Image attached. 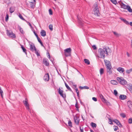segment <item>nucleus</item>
<instances>
[{
	"mask_svg": "<svg viewBox=\"0 0 132 132\" xmlns=\"http://www.w3.org/2000/svg\"><path fill=\"white\" fill-rule=\"evenodd\" d=\"M75 90H76V92L77 93V96H78V97H79V91L78 90V89H75Z\"/></svg>",
	"mask_w": 132,
	"mask_h": 132,
	"instance_id": "obj_43",
	"label": "nucleus"
},
{
	"mask_svg": "<svg viewBox=\"0 0 132 132\" xmlns=\"http://www.w3.org/2000/svg\"><path fill=\"white\" fill-rule=\"evenodd\" d=\"M118 92L116 90H114V94L116 96H117L118 94Z\"/></svg>",
	"mask_w": 132,
	"mask_h": 132,
	"instance_id": "obj_46",
	"label": "nucleus"
},
{
	"mask_svg": "<svg viewBox=\"0 0 132 132\" xmlns=\"http://www.w3.org/2000/svg\"><path fill=\"white\" fill-rule=\"evenodd\" d=\"M108 50L106 47L103 48V49L99 48L98 50V57L100 58L104 59L105 57V54H106L107 55H108Z\"/></svg>",
	"mask_w": 132,
	"mask_h": 132,
	"instance_id": "obj_1",
	"label": "nucleus"
},
{
	"mask_svg": "<svg viewBox=\"0 0 132 132\" xmlns=\"http://www.w3.org/2000/svg\"><path fill=\"white\" fill-rule=\"evenodd\" d=\"M79 23L80 25H81V26H83V22H82L81 21H79Z\"/></svg>",
	"mask_w": 132,
	"mask_h": 132,
	"instance_id": "obj_50",
	"label": "nucleus"
},
{
	"mask_svg": "<svg viewBox=\"0 0 132 132\" xmlns=\"http://www.w3.org/2000/svg\"><path fill=\"white\" fill-rule=\"evenodd\" d=\"M127 104L128 106H131L132 105V102L130 101H129L127 102Z\"/></svg>",
	"mask_w": 132,
	"mask_h": 132,
	"instance_id": "obj_32",
	"label": "nucleus"
},
{
	"mask_svg": "<svg viewBox=\"0 0 132 132\" xmlns=\"http://www.w3.org/2000/svg\"><path fill=\"white\" fill-rule=\"evenodd\" d=\"M47 61V59L44 58L43 59V63L46 66H49V63Z\"/></svg>",
	"mask_w": 132,
	"mask_h": 132,
	"instance_id": "obj_10",
	"label": "nucleus"
},
{
	"mask_svg": "<svg viewBox=\"0 0 132 132\" xmlns=\"http://www.w3.org/2000/svg\"><path fill=\"white\" fill-rule=\"evenodd\" d=\"M111 1L113 4H116L117 3V2L116 0H110Z\"/></svg>",
	"mask_w": 132,
	"mask_h": 132,
	"instance_id": "obj_47",
	"label": "nucleus"
},
{
	"mask_svg": "<svg viewBox=\"0 0 132 132\" xmlns=\"http://www.w3.org/2000/svg\"><path fill=\"white\" fill-rule=\"evenodd\" d=\"M73 86L74 87V89L75 90L76 89H78L77 87V85H73Z\"/></svg>",
	"mask_w": 132,
	"mask_h": 132,
	"instance_id": "obj_62",
	"label": "nucleus"
},
{
	"mask_svg": "<svg viewBox=\"0 0 132 132\" xmlns=\"http://www.w3.org/2000/svg\"><path fill=\"white\" fill-rule=\"evenodd\" d=\"M6 32L7 36L14 38H15L16 37L15 34L11 31H9L8 30H6Z\"/></svg>",
	"mask_w": 132,
	"mask_h": 132,
	"instance_id": "obj_7",
	"label": "nucleus"
},
{
	"mask_svg": "<svg viewBox=\"0 0 132 132\" xmlns=\"http://www.w3.org/2000/svg\"><path fill=\"white\" fill-rule=\"evenodd\" d=\"M47 57L49 59H50V53H49V52H48V53H47Z\"/></svg>",
	"mask_w": 132,
	"mask_h": 132,
	"instance_id": "obj_58",
	"label": "nucleus"
},
{
	"mask_svg": "<svg viewBox=\"0 0 132 132\" xmlns=\"http://www.w3.org/2000/svg\"><path fill=\"white\" fill-rule=\"evenodd\" d=\"M30 50L32 52H33L34 51H36V48L34 45V44H33V45L32 44L30 45Z\"/></svg>",
	"mask_w": 132,
	"mask_h": 132,
	"instance_id": "obj_12",
	"label": "nucleus"
},
{
	"mask_svg": "<svg viewBox=\"0 0 132 132\" xmlns=\"http://www.w3.org/2000/svg\"><path fill=\"white\" fill-rule=\"evenodd\" d=\"M104 62L105 63L106 71L107 73L110 75L112 73V71L111 70L112 67L110 61L106 60H104Z\"/></svg>",
	"mask_w": 132,
	"mask_h": 132,
	"instance_id": "obj_3",
	"label": "nucleus"
},
{
	"mask_svg": "<svg viewBox=\"0 0 132 132\" xmlns=\"http://www.w3.org/2000/svg\"><path fill=\"white\" fill-rule=\"evenodd\" d=\"M20 46H21V48L22 49L23 52H24L27 55V50L26 49L23 47V45H22L21 44H20Z\"/></svg>",
	"mask_w": 132,
	"mask_h": 132,
	"instance_id": "obj_18",
	"label": "nucleus"
},
{
	"mask_svg": "<svg viewBox=\"0 0 132 132\" xmlns=\"http://www.w3.org/2000/svg\"><path fill=\"white\" fill-rule=\"evenodd\" d=\"M106 102H105V103L107 105H110L111 104L109 102H108L107 101Z\"/></svg>",
	"mask_w": 132,
	"mask_h": 132,
	"instance_id": "obj_60",
	"label": "nucleus"
},
{
	"mask_svg": "<svg viewBox=\"0 0 132 132\" xmlns=\"http://www.w3.org/2000/svg\"><path fill=\"white\" fill-rule=\"evenodd\" d=\"M74 122L77 125H78L79 122V117H78L76 115L74 117Z\"/></svg>",
	"mask_w": 132,
	"mask_h": 132,
	"instance_id": "obj_9",
	"label": "nucleus"
},
{
	"mask_svg": "<svg viewBox=\"0 0 132 132\" xmlns=\"http://www.w3.org/2000/svg\"><path fill=\"white\" fill-rule=\"evenodd\" d=\"M118 125L119 127H122V125H121V124L120 123V122L119 123V124H118Z\"/></svg>",
	"mask_w": 132,
	"mask_h": 132,
	"instance_id": "obj_64",
	"label": "nucleus"
},
{
	"mask_svg": "<svg viewBox=\"0 0 132 132\" xmlns=\"http://www.w3.org/2000/svg\"><path fill=\"white\" fill-rule=\"evenodd\" d=\"M120 116L123 118H125L126 117L125 114L123 113L120 114Z\"/></svg>",
	"mask_w": 132,
	"mask_h": 132,
	"instance_id": "obj_44",
	"label": "nucleus"
},
{
	"mask_svg": "<svg viewBox=\"0 0 132 132\" xmlns=\"http://www.w3.org/2000/svg\"><path fill=\"white\" fill-rule=\"evenodd\" d=\"M104 70L103 68H101L100 70V74L101 75H102L104 73Z\"/></svg>",
	"mask_w": 132,
	"mask_h": 132,
	"instance_id": "obj_27",
	"label": "nucleus"
},
{
	"mask_svg": "<svg viewBox=\"0 0 132 132\" xmlns=\"http://www.w3.org/2000/svg\"><path fill=\"white\" fill-rule=\"evenodd\" d=\"M94 7L93 9L94 14L96 16H99L100 15L99 8L98 6L97 3L95 2L94 5Z\"/></svg>",
	"mask_w": 132,
	"mask_h": 132,
	"instance_id": "obj_4",
	"label": "nucleus"
},
{
	"mask_svg": "<svg viewBox=\"0 0 132 132\" xmlns=\"http://www.w3.org/2000/svg\"><path fill=\"white\" fill-rule=\"evenodd\" d=\"M100 98H101V100H103V99L104 98V97H103V95L102 94H100Z\"/></svg>",
	"mask_w": 132,
	"mask_h": 132,
	"instance_id": "obj_52",
	"label": "nucleus"
},
{
	"mask_svg": "<svg viewBox=\"0 0 132 132\" xmlns=\"http://www.w3.org/2000/svg\"><path fill=\"white\" fill-rule=\"evenodd\" d=\"M49 73H47L45 74L44 77V80L45 81H48L49 80Z\"/></svg>",
	"mask_w": 132,
	"mask_h": 132,
	"instance_id": "obj_11",
	"label": "nucleus"
},
{
	"mask_svg": "<svg viewBox=\"0 0 132 132\" xmlns=\"http://www.w3.org/2000/svg\"><path fill=\"white\" fill-rule=\"evenodd\" d=\"M128 123L129 124H131L132 123V118H130L128 119Z\"/></svg>",
	"mask_w": 132,
	"mask_h": 132,
	"instance_id": "obj_45",
	"label": "nucleus"
},
{
	"mask_svg": "<svg viewBox=\"0 0 132 132\" xmlns=\"http://www.w3.org/2000/svg\"><path fill=\"white\" fill-rule=\"evenodd\" d=\"M121 6L122 8L125 9H127L128 5H126L122 3L121 4Z\"/></svg>",
	"mask_w": 132,
	"mask_h": 132,
	"instance_id": "obj_19",
	"label": "nucleus"
},
{
	"mask_svg": "<svg viewBox=\"0 0 132 132\" xmlns=\"http://www.w3.org/2000/svg\"><path fill=\"white\" fill-rule=\"evenodd\" d=\"M9 18V15L8 13H6V17L5 18V20L6 22H7Z\"/></svg>",
	"mask_w": 132,
	"mask_h": 132,
	"instance_id": "obj_37",
	"label": "nucleus"
},
{
	"mask_svg": "<svg viewBox=\"0 0 132 132\" xmlns=\"http://www.w3.org/2000/svg\"><path fill=\"white\" fill-rule=\"evenodd\" d=\"M102 101L104 102H106L107 101V100H106L104 98L103 100H102Z\"/></svg>",
	"mask_w": 132,
	"mask_h": 132,
	"instance_id": "obj_59",
	"label": "nucleus"
},
{
	"mask_svg": "<svg viewBox=\"0 0 132 132\" xmlns=\"http://www.w3.org/2000/svg\"><path fill=\"white\" fill-rule=\"evenodd\" d=\"M91 125L93 127H96L97 125L96 124L93 122H92L91 123Z\"/></svg>",
	"mask_w": 132,
	"mask_h": 132,
	"instance_id": "obj_35",
	"label": "nucleus"
},
{
	"mask_svg": "<svg viewBox=\"0 0 132 132\" xmlns=\"http://www.w3.org/2000/svg\"><path fill=\"white\" fill-rule=\"evenodd\" d=\"M19 17L22 20L26 21V20L23 18L21 14L19 13Z\"/></svg>",
	"mask_w": 132,
	"mask_h": 132,
	"instance_id": "obj_34",
	"label": "nucleus"
},
{
	"mask_svg": "<svg viewBox=\"0 0 132 132\" xmlns=\"http://www.w3.org/2000/svg\"><path fill=\"white\" fill-rule=\"evenodd\" d=\"M80 129L81 132H84V131H83L84 129H83L82 128V129H81V127H80Z\"/></svg>",
	"mask_w": 132,
	"mask_h": 132,
	"instance_id": "obj_63",
	"label": "nucleus"
},
{
	"mask_svg": "<svg viewBox=\"0 0 132 132\" xmlns=\"http://www.w3.org/2000/svg\"><path fill=\"white\" fill-rule=\"evenodd\" d=\"M76 104H75V106L76 108H77V109H76L77 110V111H79V105H78V102L77 101V100L76 99Z\"/></svg>",
	"mask_w": 132,
	"mask_h": 132,
	"instance_id": "obj_22",
	"label": "nucleus"
},
{
	"mask_svg": "<svg viewBox=\"0 0 132 132\" xmlns=\"http://www.w3.org/2000/svg\"><path fill=\"white\" fill-rule=\"evenodd\" d=\"M109 123L110 125H112L113 124V123L112 122V120H111V119H109Z\"/></svg>",
	"mask_w": 132,
	"mask_h": 132,
	"instance_id": "obj_55",
	"label": "nucleus"
},
{
	"mask_svg": "<svg viewBox=\"0 0 132 132\" xmlns=\"http://www.w3.org/2000/svg\"><path fill=\"white\" fill-rule=\"evenodd\" d=\"M92 47L93 48V49L95 50L97 49V47L95 45H93L92 46Z\"/></svg>",
	"mask_w": 132,
	"mask_h": 132,
	"instance_id": "obj_54",
	"label": "nucleus"
},
{
	"mask_svg": "<svg viewBox=\"0 0 132 132\" xmlns=\"http://www.w3.org/2000/svg\"><path fill=\"white\" fill-rule=\"evenodd\" d=\"M115 128H114V130L115 131H116L118 129V128L117 126H115Z\"/></svg>",
	"mask_w": 132,
	"mask_h": 132,
	"instance_id": "obj_53",
	"label": "nucleus"
},
{
	"mask_svg": "<svg viewBox=\"0 0 132 132\" xmlns=\"http://www.w3.org/2000/svg\"><path fill=\"white\" fill-rule=\"evenodd\" d=\"M71 50L70 48H67L64 50V53L66 57L71 56Z\"/></svg>",
	"mask_w": 132,
	"mask_h": 132,
	"instance_id": "obj_6",
	"label": "nucleus"
},
{
	"mask_svg": "<svg viewBox=\"0 0 132 132\" xmlns=\"http://www.w3.org/2000/svg\"><path fill=\"white\" fill-rule=\"evenodd\" d=\"M79 88L81 89H88L89 88V87L87 86H85L83 87L80 86L79 87Z\"/></svg>",
	"mask_w": 132,
	"mask_h": 132,
	"instance_id": "obj_24",
	"label": "nucleus"
},
{
	"mask_svg": "<svg viewBox=\"0 0 132 132\" xmlns=\"http://www.w3.org/2000/svg\"><path fill=\"white\" fill-rule=\"evenodd\" d=\"M36 51H35V53L38 56H40V55L39 53L37 50H36Z\"/></svg>",
	"mask_w": 132,
	"mask_h": 132,
	"instance_id": "obj_48",
	"label": "nucleus"
},
{
	"mask_svg": "<svg viewBox=\"0 0 132 132\" xmlns=\"http://www.w3.org/2000/svg\"><path fill=\"white\" fill-rule=\"evenodd\" d=\"M53 26L52 24H50L49 26V29L51 31H52L53 30Z\"/></svg>",
	"mask_w": 132,
	"mask_h": 132,
	"instance_id": "obj_41",
	"label": "nucleus"
},
{
	"mask_svg": "<svg viewBox=\"0 0 132 132\" xmlns=\"http://www.w3.org/2000/svg\"><path fill=\"white\" fill-rule=\"evenodd\" d=\"M117 79L121 85H124L126 84L127 83V81L122 77H117Z\"/></svg>",
	"mask_w": 132,
	"mask_h": 132,
	"instance_id": "obj_5",
	"label": "nucleus"
},
{
	"mask_svg": "<svg viewBox=\"0 0 132 132\" xmlns=\"http://www.w3.org/2000/svg\"><path fill=\"white\" fill-rule=\"evenodd\" d=\"M68 125L70 127H72V123L71 120H69L68 121Z\"/></svg>",
	"mask_w": 132,
	"mask_h": 132,
	"instance_id": "obj_33",
	"label": "nucleus"
},
{
	"mask_svg": "<svg viewBox=\"0 0 132 132\" xmlns=\"http://www.w3.org/2000/svg\"><path fill=\"white\" fill-rule=\"evenodd\" d=\"M117 70L120 73H122L123 72H124L125 71L124 69L123 68L121 67H119L117 69Z\"/></svg>",
	"mask_w": 132,
	"mask_h": 132,
	"instance_id": "obj_14",
	"label": "nucleus"
},
{
	"mask_svg": "<svg viewBox=\"0 0 132 132\" xmlns=\"http://www.w3.org/2000/svg\"><path fill=\"white\" fill-rule=\"evenodd\" d=\"M0 94L1 95V96L2 98H3V93L2 90L1 89V87H0Z\"/></svg>",
	"mask_w": 132,
	"mask_h": 132,
	"instance_id": "obj_31",
	"label": "nucleus"
},
{
	"mask_svg": "<svg viewBox=\"0 0 132 132\" xmlns=\"http://www.w3.org/2000/svg\"><path fill=\"white\" fill-rule=\"evenodd\" d=\"M27 23V24H28V25L32 29L33 28V27H32L31 24L30 23V22H28L26 20V21H25Z\"/></svg>",
	"mask_w": 132,
	"mask_h": 132,
	"instance_id": "obj_42",
	"label": "nucleus"
},
{
	"mask_svg": "<svg viewBox=\"0 0 132 132\" xmlns=\"http://www.w3.org/2000/svg\"><path fill=\"white\" fill-rule=\"evenodd\" d=\"M18 28L19 29L20 32L22 34H23L24 33V32L23 29L19 26H18Z\"/></svg>",
	"mask_w": 132,
	"mask_h": 132,
	"instance_id": "obj_21",
	"label": "nucleus"
},
{
	"mask_svg": "<svg viewBox=\"0 0 132 132\" xmlns=\"http://www.w3.org/2000/svg\"><path fill=\"white\" fill-rule=\"evenodd\" d=\"M128 89L132 93V85H129L128 86Z\"/></svg>",
	"mask_w": 132,
	"mask_h": 132,
	"instance_id": "obj_29",
	"label": "nucleus"
},
{
	"mask_svg": "<svg viewBox=\"0 0 132 132\" xmlns=\"http://www.w3.org/2000/svg\"><path fill=\"white\" fill-rule=\"evenodd\" d=\"M132 71V68L129 70H127L126 72L128 74H129Z\"/></svg>",
	"mask_w": 132,
	"mask_h": 132,
	"instance_id": "obj_36",
	"label": "nucleus"
},
{
	"mask_svg": "<svg viewBox=\"0 0 132 132\" xmlns=\"http://www.w3.org/2000/svg\"><path fill=\"white\" fill-rule=\"evenodd\" d=\"M113 32L114 33V35H115L117 37H119L120 35L119 34L116 32L113 31Z\"/></svg>",
	"mask_w": 132,
	"mask_h": 132,
	"instance_id": "obj_38",
	"label": "nucleus"
},
{
	"mask_svg": "<svg viewBox=\"0 0 132 132\" xmlns=\"http://www.w3.org/2000/svg\"><path fill=\"white\" fill-rule=\"evenodd\" d=\"M112 122L116 123L117 125H118L119 123L120 122V121L117 119H114L112 120Z\"/></svg>",
	"mask_w": 132,
	"mask_h": 132,
	"instance_id": "obj_23",
	"label": "nucleus"
},
{
	"mask_svg": "<svg viewBox=\"0 0 132 132\" xmlns=\"http://www.w3.org/2000/svg\"><path fill=\"white\" fill-rule=\"evenodd\" d=\"M33 32L34 35L36 36L37 38L38 37V35L36 33L35 31L34 30Z\"/></svg>",
	"mask_w": 132,
	"mask_h": 132,
	"instance_id": "obj_51",
	"label": "nucleus"
},
{
	"mask_svg": "<svg viewBox=\"0 0 132 132\" xmlns=\"http://www.w3.org/2000/svg\"><path fill=\"white\" fill-rule=\"evenodd\" d=\"M127 96L124 95H120L119 97L120 100H124L127 98Z\"/></svg>",
	"mask_w": 132,
	"mask_h": 132,
	"instance_id": "obj_13",
	"label": "nucleus"
},
{
	"mask_svg": "<svg viewBox=\"0 0 132 132\" xmlns=\"http://www.w3.org/2000/svg\"><path fill=\"white\" fill-rule=\"evenodd\" d=\"M26 106V108L28 110V111H30V110L29 107V105H28V106Z\"/></svg>",
	"mask_w": 132,
	"mask_h": 132,
	"instance_id": "obj_57",
	"label": "nucleus"
},
{
	"mask_svg": "<svg viewBox=\"0 0 132 132\" xmlns=\"http://www.w3.org/2000/svg\"><path fill=\"white\" fill-rule=\"evenodd\" d=\"M29 2L30 3V7L34 9L35 6V0H28Z\"/></svg>",
	"mask_w": 132,
	"mask_h": 132,
	"instance_id": "obj_8",
	"label": "nucleus"
},
{
	"mask_svg": "<svg viewBox=\"0 0 132 132\" xmlns=\"http://www.w3.org/2000/svg\"><path fill=\"white\" fill-rule=\"evenodd\" d=\"M14 11V10L13 8H12L11 7H10V13H12Z\"/></svg>",
	"mask_w": 132,
	"mask_h": 132,
	"instance_id": "obj_39",
	"label": "nucleus"
},
{
	"mask_svg": "<svg viewBox=\"0 0 132 132\" xmlns=\"http://www.w3.org/2000/svg\"><path fill=\"white\" fill-rule=\"evenodd\" d=\"M25 100L23 101V102L24 104V105L26 106H28V105H29V104L28 103V100L27 98H25Z\"/></svg>",
	"mask_w": 132,
	"mask_h": 132,
	"instance_id": "obj_17",
	"label": "nucleus"
},
{
	"mask_svg": "<svg viewBox=\"0 0 132 132\" xmlns=\"http://www.w3.org/2000/svg\"><path fill=\"white\" fill-rule=\"evenodd\" d=\"M40 35L42 36L45 37L46 35V32L44 30H42L40 32Z\"/></svg>",
	"mask_w": 132,
	"mask_h": 132,
	"instance_id": "obj_16",
	"label": "nucleus"
},
{
	"mask_svg": "<svg viewBox=\"0 0 132 132\" xmlns=\"http://www.w3.org/2000/svg\"><path fill=\"white\" fill-rule=\"evenodd\" d=\"M37 40H38V42H41V41L40 39V38L38 37H37Z\"/></svg>",
	"mask_w": 132,
	"mask_h": 132,
	"instance_id": "obj_61",
	"label": "nucleus"
},
{
	"mask_svg": "<svg viewBox=\"0 0 132 132\" xmlns=\"http://www.w3.org/2000/svg\"><path fill=\"white\" fill-rule=\"evenodd\" d=\"M92 100L94 101H97V99L95 97H93L92 98Z\"/></svg>",
	"mask_w": 132,
	"mask_h": 132,
	"instance_id": "obj_56",
	"label": "nucleus"
},
{
	"mask_svg": "<svg viewBox=\"0 0 132 132\" xmlns=\"http://www.w3.org/2000/svg\"><path fill=\"white\" fill-rule=\"evenodd\" d=\"M127 9L128 11L130 12H132V9H131L130 6L129 5L128 6Z\"/></svg>",
	"mask_w": 132,
	"mask_h": 132,
	"instance_id": "obj_30",
	"label": "nucleus"
},
{
	"mask_svg": "<svg viewBox=\"0 0 132 132\" xmlns=\"http://www.w3.org/2000/svg\"><path fill=\"white\" fill-rule=\"evenodd\" d=\"M110 82L114 85H116L118 84V82L115 80H111L110 81Z\"/></svg>",
	"mask_w": 132,
	"mask_h": 132,
	"instance_id": "obj_25",
	"label": "nucleus"
},
{
	"mask_svg": "<svg viewBox=\"0 0 132 132\" xmlns=\"http://www.w3.org/2000/svg\"><path fill=\"white\" fill-rule=\"evenodd\" d=\"M57 90L59 94H62L63 93V91L62 90H61L60 88L58 89Z\"/></svg>",
	"mask_w": 132,
	"mask_h": 132,
	"instance_id": "obj_28",
	"label": "nucleus"
},
{
	"mask_svg": "<svg viewBox=\"0 0 132 132\" xmlns=\"http://www.w3.org/2000/svg\"><path fill=\"white\" fill-rule=\"evenodd\" d=\"M49 12L50 14L51 15L53 14V12L51 9H49Z\"/></svg>",
	"mask_w": 132,
	"mask_h": 132,
	"instance_id": "obj_49",
	"label": "nucleus"
},
{
	"mask_svg": "<svg viewBox=\"0 0 132 132\" xmlns=\"http://www.w3.org/2000/svg\"><path fill=\"white\" fill-rule=\"evenodd\" d=\"M104 62L105 63L106 71L107 73L110 75L112 73V71L111 70L112 67L110 61L106 60H104Z\"/></svg>",
	"mask_w": 132,
	"mask_h": 132,
	"instance_id": "obj_2",
	"label": "nucleus"
},
{
	"mask_svg": "<svg viewBox=\"0 0 132 132\" xmlns=\"http://www.w3.org/2000/svg\"><path fill=\"white\" fill-rule=\"evenodd\" d=\"M61 96L63 98H65L66 97V95L63 93L60 94Z\"/></svg>",
	"mask_w": 132,
	"mask_h": 132,
	"instance_id": "obj_40",
	"label": "nucleus"
},
{
	"mask_svg": "<svg viewBox=\"0 0 132 132\" xmlns=\"http://www.w3.org/2000/svg\"><path fill=\"white\" fill-rule=\"evenodd\" d=\"M65 85L66 87L68 89V90L73 93V91H72V89L65 82Z\"/></svg>",
	"mask_w": 132,
	"mask_h": 132,
	"instance_id": "obj_20",
	"label": "nucleus"
},
{
	"mask_svg": "<svg viewBox=\"0 0 132 132\" xmlns=\"http://www.w3.org/2000/svg\"><path fill=\"white\" fill-rule=\"evenodd\" d=\"M120 19L122 21H123L124 23H125L127 25H129V22L127 21L125 19H123L122 18H120Z\"/></svg>",
	"mask_w": 132,
	"mask_h": 132,
	"instance_id": "obj_15",
	"label": "nucleus"
},
{
	"mask_svg": "<svg viewBox=\"0 0 132 132\" xmlns=\"http://www.w3.org/2000/svg\"><path fill=\"white\" fill-rule=\"evenodd\" d=\"M85 63L86 64L89 65L90 64V62L89 60L86 59H85L84 60Z\"/></svg>",
	"mask_w": 132,
	"mask_h": 132,
	"instance_id": "obj_26",
	"label": "nucleus"
}]
</instances>
